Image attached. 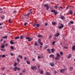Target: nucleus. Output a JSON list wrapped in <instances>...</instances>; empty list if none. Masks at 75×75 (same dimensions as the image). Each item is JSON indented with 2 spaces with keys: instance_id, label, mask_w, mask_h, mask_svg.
Listing matches in <instances>:
<instances>
[{
  "instance_id": "1",
  "label": "nucleus",
  "mask_w": 75,
  "mask_h": 75,
  "mask_svg": "<svg viewBox=\"0 0 75 75\" xmlns=\"http://www.w3.org/2000/svg\"><path fill=\"white\" fill-rule=\"evenodd\" d=\"M10 69H13L14 70V71H16L17 70L18 71H20V69L19 67H15L14 68H13V67H10Z\"/></svg>"
},
{
  "instance_id": "2",
  "label": "nucleus",
  "mask_w": 75,
  "mask_h": 75,
  "mask_svg": "<svg viewBox=\"0 0 75 75\" xmlns=\"http://www.w3.org/2000/svg\"><path fill=\"white\" fill-rule=\"evenodd\" d=\"M60 58V55L59 54H57V56L55 58V59L56 60Z\"/></svg>"
},
{
  "instance_id": "3",
  "label": "nucleus",
  "mask_w": 75,
  "mask_h": 75,
  "mask_svg": "<svg viewBox=\"0 0 75 75\" xmlns=\"http://www.w3.org/2000/svg\"><path fill=\"white\" fill-rule=\"evenodd\" d=\"M38 43L40 44V45H43V44H42V43L41 42V39H39L38 40Z\"/></svg>"
},
{
  "instance_id": "4",
  "label": "nucleus",
  "mask_w": 75,
  "mask_h": 75,
  "mask_svg": "<svg viewBox=\"0 0 75 75\" xmlns=\"http://www.w3.org/2000/svg\"><path fill=\"white\" fill-rule=\"evenodd\" d=\"M44 7H46L47 10H48L49 9V6L47 4H45L44 6Z\"/></svg>"
},
{
  "instance_id": "5",
  "label": "nucleus",
  "mask_w": 75,
  "mask_h": 75,
  "mask_svg": "<svg viewBox=\"0 0 75 75\" xmlns=\"http://www.w3.org/2000/svg\"><path fill=\"white\" fill-rule=\"evenodd\" d=\"M61 26H60L59 27V29H61V28H62L64 27V25L61 24Z\"/></svg>"
},
{
  "instance_id": "6",
  "label": "nucleus",
  "mask_w": 75,
  "mask_h": 75,
  "mask_svg": "<svg viewBox=\"0 0 75 75\" xmlns=\"http://www.w3.org/2000/svg\"><path fill=\"white\" fill-rule=\"evenodd\" d=\"M26 39L27 40H28V41H31V38H30L29 37H27L26 38Z\"/></svg>"
},
{
  "instance_id": "7",
  "label": "nucleus",
  "mask_w": 75,
  "mask_h": 75,
  "mask_svg": "<svg viewBox=\"0 0 75 75\" xmlns=\"http://www.w3.org/2000/svg\"><path fill=\"white\" fill-rule=\"evenodd\" d=\"M29 13H28V16H29L30 15H32V14H33V12L32 11H30L29 12Z\"/></svg>"
},
{
  "instance_id": "8",
  "label": "nucleus",
  "mask_w": 75,
  "mask_h": 75,
  "mask_svg": "<svg viewBox=\"0 0 75 75\" xmlns=\"http://www.w3.org/2000/svg\"><path fill=\"white\" fill-rule=\"evenodd\" d=\"M72 51L75 50V45H73L72 48Z\"/></svg>"
},
{
  "instance_id": "9",
  "label": "nucleus",
  "mask_w": 75,
  "mask_h": 75,
  "mask_svg": "<svg viewBox=\"0 0 75 75\" xmlns=\"http://www.w3.org/2000/svg\"><path fill=\"white\" fill-rule=\"evenodd\" d=\"M50 65L52 67H54V63L53 62H51L50 63Z\"/></svg>"
},
{
  "instance_id": "10",
  "label": "nucleus",
  "mask_w": 75,
  "mask_h": 75,
  "mask_svg": "<svg viewBox=\"0 0 75 75\" xmlns=\"http://www.w3.org/2000/svg\"><path fill=\"white\" fill-rule=\"evenodd\" d=\"M61 18V19L62 20H64V19H65V17H64V16H62L61 18Z\"/></svg>"
},
{
  "instance_id": "11",
  "label": "nucleus",
  "mask_w": 75,
  "mask_h": 75,
  "mask_svg": "<svg viewBox=\"0 0 75 75\" xmlns=\"http://www.w3.org/2000/svg\"><path fill=\"white\" fill-rule=\"evenodd\" d=\"M34 45L35 46H38V44H37V42H36L34 43Z\"/></svg>"
},
{
  "instance_id": "12",
  "label": "nucleus",
  "mask_w": 75,
  "mask_h": 75,
  "mask_svg": "<svg viewBox=\"0 0 75 75\" xmlns=\"http://www.w3.org/2000/svg\"><path fill=\"white\" fill-rule=\"evenodd\" d=\"M59 35V33H57L56 35H54L55 37H58Z\"/></svg>"
},
{
  "instance_id": "13",
  "label": "nucleus",
  "mask_w": 75,
  "mask_h": 75,
  "mask_svg": "<svg viewBox=\"0 0 75 75\" xmlns=\"http://www.w3.org/2000/svg\"><path fill=\"white\" fill-rule=\"evenodd\" d=\"M31 68L32 69H34L35 68V67L33 66H32L31 67Z\"/></svg>"
},
{
  "instance_id": "14",
  "label": "nucleus",
  "mask_w": 75,
  "mask_h": 75,
  "mask_svg": "<svg viewBox=\"0 0 75 75\" xmlns=\"http://www.w3.org/2000/svg\"><path fill=\"white\" fill-rule=\"evenodd\" d=\"M49 57L50 58L53 57H54V54H51L50 55Z\"/></svg>"
},
{
  "instance_id": "15",
  "label": "nucleus",
  "mask_w": 75,
  "mask_h": 75,
  "mask_svg": "<svg viewBox=\"0 0 75 75\" xmlns=\"http://www.w3.org/2000/svg\"><path fill=\"white\" fill-rule=\"evenodd\" d=\"M13 40H11L10 41V43L11 44H14V43L13 42Z\"/></svg>"
},
{
  "instance_id": "16",
  "label": "nucleus",
  "mask_w": 75,
  "mask_h": 75,
  "mask_svg": "<svg viewBox=\"0 0 75 75\" xmlns=\"http://www.w3.org/2000/svg\"><path fill=\"white\" fill-rule=\"evenodd\" d=\"M46 74H47V75H51V74H50V73L48 72H46Z\"/></svg>"
},
{
  "instance_id": "17",
  "label": "nucleus",
  "mask_w": 75,
  "mask_h": 75,
  "mask_svg": "<svg viewBox=\"0 0 75 75\" xmlns=\"http://www.w3.org/2000/svg\"><path fill=\"white\" fill-rule=\"evenodd\" d=\"M2 38H4V39H6V38H7V36H5L3 37Z\"/></svg>"
},
{
  "instance_id": "18",
  "label": "nucleus",
  "mask_w": 75,
  "mask_h": 75,
  "mask_svg": "<svg viewBox=\"0 0 75 75\" xmlns=\"http://www.w3.org/2000/svg\"><path fill=\"white\" fill-rule=\"evenodd\" d=\"M65 70V69H62L60 71V72H63V71H64Z\"/></svg>"
},
{
  "instance_id": "19",
  "label": "nucleus",
  "mask_w": 75,
  "mask_h": 75,
  "mask_svg": "<svg viewBox=\"0 0 75 75\" xmlns=\"http://www.w3.org/2000/svg\"><path fill=\"white\" fill-rule=\"evenodd\" d=\"M26 62L27 64H28V65H30V62L28 61H27Z\"/></svg>"
},
{
  "instance_id": "20",
  "label": "nucleus",
  "mask_w": 75,
  "mask_h": 75,
  "mask_svg": "<svg viewBox=\"0 0 75 75\" xmlns=\"http://www.w3.org/2000/svg\"><path fill=\"white\" fill-rule=\"evenodd\" d=\"M43 72H44V71L42 70L41 71L40 73V74H42V75H43V74H44Z\"/></svg>"
},
{
  "instance_id": "21",
  "label": "nucleus",
  "mask_w": 75,
  "mask_h": 75,
  "mask_svg": "<svg viewBox=\"0 0 75 75\" xmlns=\"http://www.w3.org/2000/svg\"><path fill=\"white\" fill-rule=\"evenodd\" d=\"M69 69H70V71H72V70H73V67H70Z\"/></svg>"
},
{
  "instance_id": "22",
  "label": "nucleus",
  "mask_w": 75,
  "mask_h": 75,
  "mask_svg": "<svg viewBox=\"0 0 75 75\" xmlns=\"http://www.w3.org/2000/svg\"><path fill=\"white\" fill-rule=\"evenodd\" d=\"M17 59V61L18 62H19L20 61V59L18 58H16Z\"/></svg>"
},
{
  "instance_id": "23",
  "label": "nucleus",
  "mask_w": 75,
  "mask_h": 75,
  "mask_svg": "<svg viewBox=\"0 0 75 75\" xmlns=\"http://www.w3.org/2000/svg\"><path fill=\"white\" fill-rule=\"evenodd\" d=\"M47 51H48V52H49V53H51V52H50L51 50L50 49H47Z\"/></svg>"
},
{
  "instance_id": "24",
  "label": "nucleus",
  "mask_w": 75,
  "mask_h": 75,
  "mask_svg": "<svg viewBox=\"0 0 75 75\" xmlns=\"http://www.w3.org/2000/svg\"><path fill=\"white\" fill-rule=\"evenodd\" d=\"M51 12L52 13H54L55 11V10H52L51 11Z\"/></svg>"
},
{
  "instance_id": "25",
  "label": "nucleus",
  "mask_w": 75,
  "mask_h": 75,
  "mask_svg": "<svg viewBox=\"0 0 75 75\" xmlns=\"http://www.w3.org/2000/svg\"><path fill=\"white\" fill-rule=\"evenodd\" d=\"M52 24L54 25H55V24H56V23H55V22H53L52 23Z\"/></svg>"
},
{
  "instance_id": "26",
  "label": "nucleus",
  "mask_w": 75,
  "mask_h": 75,
  "mask_svg": "<svg viewBox=\"0 0 75 75\" xmlns=\"http://www.w3.org/2000/svg\"><path fill=\"white\" fill-rule=\"evenodd\" d=\"M54 15H57V12L55 11L54 12Z\"/></svg>"
},
{
  "instance_id": "27",
  "label": "nucleus",
  "mask_w": 75,
  "mask_h": 75,
  "mask_svg": "<svg viewBox=\"0 0 75 75\" xmlns=\"http://www.w3.org/2000/svg\"><path fill=\"white\" fill-rule=\"evenodd\" d=\"M13 14H16V13H17V11H14L13 12Z\"/></svg>"
},
{
  "instance_id": "28",
  "label": "nucleus",
  "mask_w": 75,
  "mask_h": 75,
  "mask_svg": "<svg viewBox=\"0 0 75 75\" xmlns=\"http://www.w3.org/2000/svg\"><path fill=\"white\" fill-rule=\"evenodd\" d=\"M4 48V45H2L1 47V48Z\"/></svg>"
},
{
  "instance_id": "29",
  "label": "nucleus",
  "mask_w": 75,
  "mask_h": 75,
  "mask_svg": "<svg viewBox=\"0 0 75 75\" xmlns=\"http://www.w3.org/2000/svg\"><path fill=\"white\" fill-rule=\"evenodd\" d=\"M10 48L11 49V50H14V47H13V46H11Z\"/></svg>"
},
{
  "instance_id": "30",
  "label": "nucleus",
  "mask_w": 75,
  "mask_h": 75,
  "mask_svg": "<svg viewBox=\"0 0 75 75\" xmlns=\"http://www.w3.org/2000/svg\"><path fill=\"white\" fill-rule=\"evenodd\" d=\"M38 37H39L40 38V37H42V36L41 35H38Z\"/></svg>"
},
{
  "instance_id": "31",
  "label": "nucleus",
  "mask_w": 75,
  "mask_h": 75,
  "mask_svg": "<svg viewBox=\"0 0 75 75\" xmlns=\"http://www.w3.org/2000/svg\"><path fill=\"white\" fill-rule=\"evenodd\" d=\"M20 38V37H16L15 38V40H16L17 39H19Z\"/></svg>"
},
{
  "instance_id": "32",
  "label": "nucleus",
  "mask_w": 75,
  "mask_h": 75,
  "mask_svg": "<svg viewBox=\"0 0 75 75\" xmlns=\"http://www.w3.org/2000/svg\"><path fill=\"white\" fill-rule=\"evenodd\" d=\"M36 26L37 27H39L40 26V25H39V24H36Z\"/></svg>"
},
{
  "instance_id": "33",
  "label": "nucleus",
  "mask_w": 75,
  "mask_h": 75,
  "mask_svg": "<svg viewBox=\"0 0 75 75\" xmlns=\"http://www.w3.org/2000/svg\"><path fill=\"white\" fill-rule=\"evenodd\" d=\"M18 57H19V58H21V59H22V58H23V57H22V56H21V55H19L18 56Z\"/></svg>"
},
{
  "instance_id": "34",
  "label": "nucleus",
  "mask_w": 75,
  "mask_h": 75,
  "mask_svg": "<svg viewBox=\"0 0 75 75\" xmlns=\"http://www.w3.org/2000/svg\"><path fill=\"white\" fill-rule=\"evenodd\" d=\"M55 41L53 42L52 43V45H54V44H55Z\"/></svg>"
},
{
  "instance_id": "35",
  "label": "nucleus",
  "mask_w": 75,
  "mask_h": 75,
  "mask_svg": "<svg viewBox=\"0 0 75 75\" xmlns=\"http://www.w3.org/2000/svg\"><path fill=\"white\" fill-rule=\"evenodd\" d=\"M14 67H16V66H17V62L15 63L14 64Z\"/></svg>"
},
{
  "instance_id": "36",
  "label": "nucleus",
  "mask_w": 75,
  "mask_h": 75,
  "mask_svg": "<svg viewBox=\"0 0 75 75\" xmlns=\"http://www.w3.org/2000/svg\"><path fill=\"white\" fill-rule=\"evenodd\" d=\"M60 54L61 55H63V52H60Z\"/></svg>"
},
{
  "instance_id": "37",
  "label": "nucleus",
  "mask_w": 75,
  "mask_h": 75,
  "mask_svg": "<svg viewBox=\"0 0 75 75\" xmlns=\"http://www.w3.org/2000/svg\"><path fill=\"white\" fill-rule=\"evenodd\" d=\"M69 13H70V14H71V15L72 14H73V13L72 12V11H70Z\"/></svg>"
},
{
  "instance_id": "38",
  "label": "nucleus",
  "mask_w": 75,
  "mask_h": 75,
  "mask_svg": "<svg viewBox=\"0 0 75 75\" xmlns=\"http://www.w3.org/2000/svg\"><path fill=\"white\" fill-rule=\"evenodd\" d=\"M23 38V36L22 35L21 36H20V39H22Z\"/></svg>"
},
{
  "instance_id": "39",
  "label": "nucleus",
  "mask_w": 75,
  "mask_h": 75,
  "mask_svg": "<svg viewBox=\"0 0 75 75\" xmlns=\"http://www.w3.org/2000/svg\"><path fill=\"white\" fill-rule=\"evenodd\" d=\"M70 24H74V22L73 21H71L70 22Z\"/></svg>"
},
{
  "instance_id": "40",
  "label": "nucleus",
  "mask_w": 75,
  "mask_h": 75,
  "mask_svg": "<svg viewBox=\"0 0 75 75\" xmlns=\"http://www.w3.org/2000/svg\"><path fill=\"white\" fill-rule=\"evenodd\" d=\"M9 23H11V19H9Z\"/></svg>"
},
{
  "instance_id": "41",
  "label": "nucleus",
  "mask_w": 75,
  "mask_h": 75,
  "mask_svg": "<svg viewBox=\"0 0 75 75\" xmlns=\"http://www.w3.org/2000/svg\"><path fill=\"white\" fill-rule=\"evenodd\" d=\"M5 57H6V55L4 54H3L2 55V57H3V58H4Z\"/></svg>"
},
{
  "instance_id": "42",
  "label": "nucleus",
  "mask_w": 75,
  "mask_h": 75,
  "mask_svg": "<svg viewBox=\"0 0 75 75\" xmlns=\"http://www.w3.org/2000/svg\"><path fill=\"white\" fill-rule=\"evenodd\" d=\"M71 54H70L68 57V58H69L71 57Z\"/></svg>"
},
{
  "instance_id": "43",
  "label": "nucleus",
  "mask_w": 75,
  "mask_h": 75,
  "mask_svg": "<svg viewBox=\"0 0 75 75\" xmlns=\"http://www.w3.org/2000/svg\"><path fill=\"white\" fill-rule=\"evenodd\" d=\"M54 7L55 8H56V9H57V8H58V6H54Z\"/></svg>"
},
{
  "instance_id": "44",
  "label": "nucleus",
  "mask_w": 75,
  "mask_h": 75,
  "mask_svg": "<svg viewBox=\"0 0 75 75\" xmlns=\"http://www.w3.org/2000/svg\"><path fill=\"white\" fill-rule=\"evenodd\" d=\"M1 50H2V51H4V52H5V51H6V50H5L4 49H1Z\"/></svg>"
},
{
  "instance_id": "45",
  "label": "nucleus",
  "mask_w": 75,
  "mask_h": 75,
  "mask_svg": "<svg viewBox=\"0 0 75 75\" xmlns=\"http://www.w3.org/2000/svg\"><path fill=\"white\" fill-rule=\"evenodd\" d=\"M51 51L52 52H54V50L53 49H51Z\"/></svg>"
},
{
  "instance_id": "46",
  "label": "nucleus",
  "mask_w": 75,
  "mask_h": 75,
  "mask_svg": "<svg viewBox=\"0 0 75 75\" xmlns=\"http://www.w3.org/2000/svg\"><path fill=\"white\" fill-rule=\"evenodd\" d=\"M5 47L6 46H8V44H7V43H6V44H5Z\"/></svg>"
},
{
  "instance_id": "47",
  "label": "nucleus",
  "mask_w": 75,
  "mask_h": 75,
  "mask_svg": "<svg viewBox=\"0 0 75 75\" xmlns=\"http://www.w3.org/2000/svg\"><path fill=\"white\" fill-rule=\"evenodd\" d=\"M52 37V35H50L49 37V38H51V37Z\"/></svg>"
},
{
  "instance_id": "48",
  "label": "nucleus",
  "mask_w": 75,
  "mask_h": 75,
  "mask_svg": "<svg viewBox=\"0 0 75 75\" xmlns=\"http://www.w3.org/2000/svg\"><path fill=\"white\" fill-rule=\"evenodd\" d=\"M3 38H1V40L0 42H1V41H3Z\"/></svg>"
},
{
  "instance_id": "49",
  "label": "nucleus",
  "mask_w": 75,
  "mask_h": 75,
  "mask_svg": "<svg viewBox=\"0 0 75 75\" xmlns=\"http://www.w3.org/2000/svg\"><path fill=\"white\" fill-rule=\"evenodd\" d=\"M59 9H62V7H60L59 8Z\"/></svg>"
},
{
  "instance_id": "50",
  "label": "nucleus",
  "mask_w": 75,
  "mask_h": 75,
  "mask_svg": "<svg viewBox=\"0 0 75 75\" xmlns=\"http://www.w3.org/2000/svg\"><path fill=\"white\" fill-rule=\"evenodd\" d=\"M11 56H13V55H14V54H13V53L11 54Z\"/></svg>"
},
{
  "instance_id": "51",
  "label": "nucleus",
  "mask_w": 75,
  "mask_h": 75,
  "mask_svg": "<svg viewBox=\"0 0 75 75\" xmlns=\"http://www.w3.org/2000/svg\"><path fill=\"white\" fill-rule=\"evenodd\" d=\"M27 59V57H25L24 58V60H25H25H26V59Z\"/></svg>"
},
{
  "instance_id": "52",
  "label": "nucleus",
  "mask_w": 75,
  "mask_h": 75,
  "mask_svg": "<svg viewBox=\"0 0 75 75\" xmlns=\"http://www.w3.org/2000/svg\"><path fill=\"white\" fill-rule=\"evenodd\" d=\"M19 75H23V73H21L19 74Z\"/></svg>"
},
{
  "instance_id": "53",
  "label": "nucleus",
  "mask_w": 75,
  "mask_h": 75,
  "mask_svg": "<svg viewBox=\"0 0 75 75\" xmlns=\"http://www.w3.org/2000/svg\"><path fill=\"white\" fill-rule=\"evenodd\" d=\"M25 70H23V71H22V72H25Z\"/></svg>"
},
{
  "instance_id": "54",
  "label": "nucleus",
  "mask_w": 75,
  "mask_h": 75,
  "mask_svg": "<svg viewBox=\"0 0 75 75\" xmlns=\"http://www.w3.org/2000/svg\"><path fill=\"white\" fill-rule=\"evenodd\" d=\"M64 48L65 49H67V48H68L67 47H64Z\"/></svg>"
},
{
  "instance_id": "55",
  "label": "nucleus",
  "mask_w": 75,
  "mask_h": 75,
  "mask_svg": "<svg viewBox=\"0 0 75 75\" xmlns=\"http://www.w3.org/2000/svg\"><path fill=\"white\" fill-rule=\"evenodd\" d=\"M27 23H25V24H24V25H25H25H27Z\"/></svg>"
},
{
  "instance_id": "56",
  "label": "nucleus",
  "mask_w": 75,
  "mask_h": 75,
  "mask_svg": "<svg viewBox=\"0 0 75 75\" xmlns=\"http://www.w3.org/2000/svg\"><path fill=\"white\" fill-rule=\"evenodd\" d=\"M68 24L69 25H71V23H70V22H69V23H68Z\"/></svg>"
},
{
  "instance_id": "57",
  "label": "nucleus",
  "mask_w": 75,
  "mask_h": 75,
  "mask_svg": "<svg viewBox=\"0 0 75 75\" xmlns=\"http://www.w3.org/2000/svg\"><path fill=\"white\" fill-rule=\"evenodd\" d=\"M44 48H45V49H47V46L45 47Z\"/></svg>"
},
{
  "instance_id": "58",
  "label": "nucleus",
  "mask_w": 75,
  "mask_h": 75,
  "mask_svg": "<svg viewBox=\"0 0 75 75\" xmlns=\"http://www.w3.org/2000/svg\"><path fill=\"white\" fill-rule=\"evenodd\" d=\"M5 68L4 67H3V68L1 69V70H4Z\"/></svg>"
},
{
  "instance_id": "59",
  "label": "nucleus",
  "mask_w": 75,
  "mask_h": 75,
  "mask_svg": "<svg viewBox=\"0 0 75 75\" xmlns=\"http://www.w3.org/2000/svg\"><path fill=\"white\" fill-rule=\"evenodd\" d=\"M40 58H41V57H40L38 56V59H39Z\"/></svg>"
},
{
  "instance_id": "60",
  "label": "nucleus",
  "mask_w": 75,
  "mask_h": 75,
  "mask_svg": "<svg viewBox=\"0 0 75 75\" xmlns=\"http://www.w3.org/2000/svg\"><path fill=\"white\" fill-rule=\"evenodd\" d=\"M33 61H35V59H34V58H33Z\"/></svg>"
},
{
  "instance_id": "61",
  "label": "nucleus",
  "mask_w": 75,
  "mask_h": 75,
  "mask_svg": "<svg viewBox=\"0 0 75 75\" xmlns=\"http://www.w3.org/2000/svg\"><path fill=\"white\" fill-rule=\"evenodd\" d=\"M1 18H2V19H3V18H4V17H1Z\"/></svg>"
},
{
  "instance_id": "62",
  "label": "nucleus",
  "mask_w": 75,
  "mask_h": 75,
  "mask_svg": "<svg viewBox=\"0 0 75 75\" xmlns=\"http://www.w3.org/2000/svg\"><path fill=\"white\" fill-rule=\"evenodd\" d=\"M45 25H46V26H47V23H45Z\"/></svg>"
},
{
  "instance_id": "63",
  "label": "nucleus",
  "mask_w": 75,
  "mask_h": 75,
  "mask_svg": "<svg viewBox=\"0 0 75 75\" xmlns=\"http://www.w3.org/2000/svg\"><path fill=\"white\" fill-rule=\"evenodd\" d=\"M42 47V46H40V49H41Z\"/></svg>"
},
{
  "instance_id": "64",
  "label": "nucleus",
  "mask_w": 75,
  "mask_h": 75,
  "mask_svg": "<svg viewBox=\"0 0 75 75\" xmlns=\"http://www.w3.org/2000/svg\"><path fill=\"white\" fill-rule=\"evenodd\" d=\"M54 72L55 73H57V72L56 71H54Z\"/></svg>"
}]
</instances>
